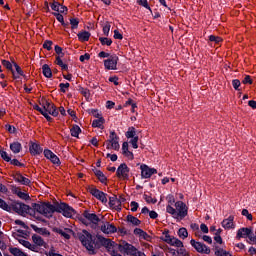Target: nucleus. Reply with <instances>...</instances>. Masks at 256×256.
<instances>
[{
  "mask_svg": "<svg viewBox=\"0 0 256 256\" xmlns=\"http://www.w3.org/2000/svg\"><path fill=\"white\" fill-rule=\"evenodd\" d=\"M78 237L82 245L89 251L90 255H95V253H97L95 252V249H101V247H105L111 256H113V253H117L115 251V249H117V244L111 241V239L97 235L96 240H93V235L87 230H83L82 233H79Z\"/></svg>",
  "mask_w": 256,
  "mask_h": 256,
  "instance_id": "nucleus-1",
  "label": "nucleus"
},
{
  "mask_svg": "<svg viewBox=\"0 0 256 256\" xmlns=\"http://www.w3.org/2000/svg\"><path fill=\"white\" fill-rule=\"evenodd\" d=\"M34 211L44 215V217H52L53 213H63L64 217H73L75 210L66 203H56L55 205L49 202L33 203Z\"/></svg>",
  "mask_w": 256,
  "mask_h": 256,
  "instance_id": "nucleus-2",
  "label": "nucleus"
},
{
  "mask_svg": "<svg viewBox=\"0 0 256 256\" xmlns=\"http://www.w3.org/2000/svg\"><path fill=\"white\" fill-rule=\"evenodd\" d=\"M175 208L173 206L168 205L166 207V211L172 215L174 219H185L187 217V213L189 211V208L187 207V204H185L183 201H177L175 203Z\"/></svg>",
  "mask_w": 256,
  "mask_h": 256,
  "instance_id": "nucleus-3",
  "label": "nucleus"
},
{
  "mask_svg": "<svg viewBox=\"0 0 256 256\" xmlns=\"http://www.w3.org/2000/svg\"><path fill=\"white\" fill-rule=\"evenodd\" d=\"M116 249H118L120 251V253H122V255H127V256H146L145 253L137 250V248H135V246L122 241L120 242V244H118L116 246Z\"/></svg>",
  "mask_w": 256,
  "mask_h": 256,
  "instance_id": "nucleus-4",
  "label": "nucleus"
},
{
  "mask_svg": "<svg viewBox=\"0 0 256 256\" xmlns=\"http://www.w3.org/2000/svg\"><path fill=\"white\" fill-rule=\"evenodd\" d=\"M11 211H15L18 215H25V213H29L31 211V207L25 203L14 202L11 204Z\"/></svg>",
  "mask_w": 256,
  "mask_h": 256,
  "instance_id": "nucleus-5",
  "label": "nucleus"
},
{
  "mask_svg": "<svg viewBox=\"0 0 256 256\" xmlns=\"http://www.w3.org/2000/svg\"><path fill=\"white\" fill-rule=\"evenodd\" d=\"M190 244L192 245V247H194L197 253H204L205 255H209V253H211V249L202 242H197L194 239H192L190 241Z\"/></svg>",
  "mask_w": 256,
  "mask_h": 256,
  "instance_id": "nucleus-6",
  "label": "nucleus"
},
{
  "mask_svg": "<svg viewBox=\"0 0 256 256\" xmlns=\"http://www.w3.org/2000/svg\"><path fill=\"white\" fill-rule=\"evenodd\" d=\"M106 144L111 145V148L114 149V151H119L120 145H119V136L115 133V131H112L109 136V140L106 141Z\"/></svg>",
  "mask_w": 256,
  "mask_h": 256,
  "instance_id": "nucleus-7",
  "label": "nucleus"
},
{
  "mask_svg": "<svg viewBox=\"0 0 256 256\" xmlns=\"http://www.w3.org/2000/svg\"><path fill=\"white\" fill-rule=\"evenodd\" d=\"M140 169H141V176L143 179H150L151 175L157 174V169L150 168L146 164H142L140 166Z\"/></svg>",
  "mask_w": 256,
  "mask_h": 256,
  "instance_id": "nucleus-8",
  "label": "nucleus"
},
{
  "mask_svg": "<svg viewBox=\"0 0 256 256\" xmlns=\"http://www.w3.org/2000/svg\"><path fill=\"white\" fill-rule=\"evenodd\" d=\"M117 61H119V57L115 55L110 56L109 59L104 60L105 69H108V70L117 69Z\"/></svg>",
  "mask_w": 256,
  "mask_h": 256,
  "instance_id": "nucleus-9",
  "label": "nucleus"
},
{
  "mask_svg": "<svg viewBox=\"0 0 256 256\" xmlns=\"http://www.w3.org/2000/svg\"><path fill=\"white\" fill-rule=\"evenodd\" d=\"M89 193L99 199L102 203H107V195L97 188H89Z\"/></svg>",
  "mask_w": 256,
  "mask_h": 256,
  "instance_id": "nucleus-10",
  "label": "nucleus"
},
{
  "mask_svg": "<svg viewBox=\"0 0 256 256\" xmlns=\"http://www.w3.org/2000/svg\"><path fill=\"white\" fill-rule=\"evenodd\" d=\"M117 177L119 179H129V167H127V164L122 163L118 169H117Z\"/></svg>",
  "mask_w": 256,
  "mask_h": 256,
  "instance_id": "nucleus-11",
  "label": "nucleus"
},
{
  "mask_svg": "<svg viewBox=\"0 0 256 256\" xmlns=\"http://www.w3.org/2000/svg\"><path fill=\"white\" fill-rule=\"evenodd\" d=\"M44 157H46V159H50L51 163L54 165H61V160H59V157H57V155H55L51 150H44Z\"/></svg>",
  "mask_w": 256,
  "mask_h": 256,
  "instance_id": "nucleus-12",
  "label": "nucleus"
},
{
  "mask_svg": "<svg viewBox=\"0 0 256 256\" xmlns=\"http://www.w3.org/2000/svg\"><path fill=\"white\" fill-rule=\"evenodd\" d=\"M83 217H85V219H88V221H90L94 225H97L99 221H101V219H99V216H97V214L89 213V211H84Z\"/></svg>",
  "mask_w": 256,
  "mask_h": 256,
  "instance_id": "nucleus-13",
  "label": "nucleus"
},
{
  "mask_svg": "<svg viewBox=\"0 0 256 256\" xmlns=\"http://www.w3.org/2000/svg\"><path fill=\"white\" fill-rule=\"evenodd\" d=\"M44 110H46V112L53 117H57V115H59V112L57 111L55 105L49 103L48 101H46V104L44 105Z\"/></svg>",
  "mask_w": 256,
  "mask_h": 256,
  "instance_id": "nucleus-14",
  "label": "nucleus"
},
{
  "mask_svg": "<svg viewBox=\"0 0 256 256\" xmlns=\"http://www.w3.org/2000/svg\"><path fill=\"white\" fill-rule=\"evenodd\" d=\"M109 205L112 209L121 211V200L117 199V196H112L109 198Z\"/></svg>",
  "mask_w": 256,
  "mask_h": 256,
  "instance_id": "nucleus-15",
  "label": "nucleus"
},
{
  "mask_svg": "<svg viewBox=\"0 0 256 256\" xmlns=\"http://www.w3.org/2000/svg\"><path fill=\"white\" fill-rule=\"evenodd\" d=\"M101 231L109 235V233L117 232V227H115L113 224H109V222H106L101 226Z\"/></svg>",
  "mask_w": 256,
  "mask_h": 256,
  "instance_id": "nucleus-16",
  "label": "nucleus"
},
{
  "mask_svg": "<svg viewBox=\"0 0 256 256\" xmlns=\"http://www.w3.org/2000/svg\"><path fill=\"white\" fill-rule=\"evenodd\" d=\"M29 151L31 155H41V153H43V148L41 147V145L31 142Z\"/></svg>",
  "mask_w": 256,
  "mask_h": 256,
  "instance_id": "nucleus-17",
  "label": "nucleus"
},
{
  "mask_svg": "<svg viewBox=\"0 0 256 256\" xmlns=\"http://www.w3.org/2000/svg\"><path fill=\"white\" fill-rule=\"evenodd\" d=\"M234 219L235 217L233 216H229L227 219H224L222 221V227H224V229H235V224L233 223Z\"/></svg>",
  "mask_w": 256,
  "mask_h": 256,
  "instance_id": "nucleus-18",
  "label": "nucleus"
},
{
  "mask_svg": "<svg viewBox=\"0 0 256 256\" xmlns=\"http://www.w3.org/2000/svg\"><path fill=\"white\" fill-rule=\"evenodd\" d=\"M53 232L58 233L61 237H64V239H71V235H69V233H71V229L66 228L63 230L61 228H54Z\"/></svg>",
  "mask_w": 256,
  "mask_h": 256,
  "instance_id": "nucleus-19",
  "label": "nucleus"
},
{
  "mask_svg": "<svg viewBox=\"0 0 256 256\" xmlns=\"http://www.w3.org/2000/svg\"><path fill=\"white\" fill-rule=\"evenodd\" d=\"M252 230L250 228H240L237 232V239L249 237L251 235Z\"/></svg>",
  "mask_w": 256,
  "mask_h": 256,
  "instance_id": "nucleus-20",
  "label": "nucleus"
},
{
  "mask_svg": "<svg viewBox=\"0 0 256 256\" xmlns=\"http://www.w3.org/2000/svg\"><path fill=\"white\" fill-rule=\"evenodd\" d=\"M14 179L17 183H21V185H31V180L25 178V176H22L21 174H16Z\"/></svg>",
  "mask_w": 256,
  "mask_h": 256,
  "instance_id": "nucleus-21",
  "label": "nucleus"
},
{
  "mask_svg": "<svg viewBox=\"0 0 256 256\" xmlns=\"http://www.w3.org/2000/svg\"><path fill=\"white\" fill-rule=\"evenodd\" d=\"M30 227H32V229L36 233H39V235H45L46 237H49V235H51L49 230H47L46 228H39V227L35 226V224H31Z\"/></svg>",
  "mask_w": 256,
  "mask_h": 256,
  "instance_id": "nucleus-22",
  "label": "nucleus"
},
{
  "mask_svg": "<svg viewBox=\"0 0 256 256\" xmlns=\"http://www.w3.org/2000/svg\"><path fill=\"white\" fill-rule=\"evenodd\" d=\"M42 73L44 77H47V79H51L53 77V72L51 71V67L49 65L44 64L42 66Z\"/></svg>",
  "mask_w": 256,
  "mask_h": 256,
  "instance_id": "nucleus-23",
  "label": "nucleus"
},
{
  "mask_svg": "<svg viewBox=\"0 0 256 256\" xmlns=\"http://www.w3.org/2000/svg\"><path fill=\"white\" fill-rule=\"evenodd\" d=\"M32 241L38 247H43V245H45V241L43 240V238L41 236L37 235V234H34L32 236Z\"/></svg>",
  "mask_w": 256,
  "mask_h": 256,
  "instance_id": "nucleus-24",
  "label": "nucleus"
},
{
  "mask_svg": "<svg viewBox=\"0 0 256 256\" xmlns=\"http://www.w3.org/2000/svg\"><path fill=\"white\" fill-rule=\"evenodd\" d=\"M34 109L36 111H39V113H41V115H43L45 117V119H47V121H51V116H49V113L45 110V106L43 108L39 107V105H35Z\"/></svg>",
  "mask_w": 256,
  "mask_h": 256,
  "instance_id": "nucleus-25",
  "label": "nucleus"
},
{
  "mask_svg": "<svg viewBox=\"0 0 256 256\" xmlns=\"http://www.w3.org/2000/svg\"><path fill=\"white\" fill-rule=\"evenodd\" d=\"M94 175H96L101 183L107 182V176H105L101 170L94 169Z\"/></svg>",
  "mask_w": 256,
  "mask_h": 256,
  "instance_id": "nucleus-26",
  "label": "nucleus"
},
{
  "mask_svg": "<svg viewBox=\"0 0 256 256\" xmlns=\"http://www.w3.org/2000/svg\"><path fill=\"white\" fill-rule=\"evenodd\" d=\"M127 221H128V223H131L135 227L141 225V220H139L137 217H135L133 215H128L127 216Z\"/></svg>",
  "mask_w": 256,
  "mask_h": 256,
  "instance_id": "nucleus-27",
  "label": "nucleus"
},
{
  "mask_svg": "<svg viewBox=\"0 0 256 256\" xmlns=\"http://www.w3.org/2000/svg\"><path fill=\"white\" fill-rule=\"evenodd\" d=\"M21 245L26 247V249H30V251H36L37 250V245L31 244V242L26 241V240H20Z\"/></svg>",
  "mask_w": 256,
  "mask_h": 256,
  "instance_id": "nucleus-28",
  "label": "nucleus"
},
{
  "mask_svg": "<svg viewBox=\"0 0 256 256\" xmlns=\"http://www.w3.org/2000/svg\"><path fill=\"white\" fill-rule=\"evenodd\" d=\"M215 255L216 256H233L230 252H227V250H223L222 248H219V246L215 247Z\"/></svg>",
  "mask_w": 256,
  "mask_h": 256,
  "instance_id": "nucleus-29",
  "label": "nucleus"
},
{
  "mask_svg": "<svg viewBox=\"0 0 256 256\" xmlns=\"http://www.w3.org/2000/svg\"><path fill=\"white\" fill-rule=\"evenodd\" d=\"M89 37H91V33H89L88 31L78 33L79 41H89Z\"/></svg>",
  "mask_w": 256,
  "mask_h": 256,
  "instance_id": "nucleus-30",
  "label": "nucleus"
},
{
  "mask_svg": "<svg viewBox=\"0 0 256 256\" xmlns=\"http://www.w3.org/2000/svg\"><path fill=\"white\" fill-rule=\"evenodd\" d=\"M10 149L14 153H21V143L14 142V143L10 144Z\"/></svg>",
  "mask_w": 256,
  "mask_h": 256,
  "instance_id": "nucleus-31",
  "label": "nucleus"
},
{
  "mask_svg": "<svg viewBox=\"0 0 256 256\" xmlns=\"http://www.w3.org/2000/svg\"><path fill=\"white\" fill-rule=\"evenodd\" d=\"M168 245H172V247H183V242L175 237H172Z\"/></svg>",
  "mask_w": 256,
  "mask_h": 256,
  "instance_id": "nucleus-32",
  "label": "nucleus"
},
{
  "mask_svg": "<svg viewBox=\"0 0 256 256\" xmlns=\"http://www.w3.org/2000/svg\"><path fill=\"white\" fill-rule=\"evenodd\" d=\"M9 252L14 256H25L26 254L19 248H9Z\"/></svg>",
  "mask_w": 256,
  "mask_h": 256,
  "instance_id": "nucleus-33",
  "label": "nucleus"
},
{
  "mask_svg": "<svg viewBox=\"0 0 256 256\" xmlns=\"http://www.w3.org/2000/svg\"><path fill=\"white\" fill-rule=\"evenodd\" d=\"M70 133L72 137H79V133H81V128L77 125H73L70 129Z\"/></svg>",
  "mask_w": 256,
  "mask_h": 256,
  "instance_id": "nucleus-34",
  "label": "nucleus"
},
{
  "mask_svg": "<svg viewBox=\"0 0 256 256\" xmlns=\"http://www.w3.org/2000/svg\"><path fill=\"white\" fill-rule=\"evenodd\" d=\"M178 237H180V239H187V237H189V232H187V228H180L178 230Z\"/></svg>",
  "mask_w": 256,
  "mask_h": 256,
  "instance_id": "nucleus-35",
  "label": "nucleus"
},
{
  "mask_svg": "<svg viewBox=\"0 0 256 256\" xmlns=\"http://www.w3.org/2000/svg\"><path fill=\"white\" fill-rule=\"evenodd\" d=\"M56 65H59L63 71H67L69 69V66L67 64L63 63V60H61V56L56 57Z\"/></svg>",
  "mask_w": 256,
  "mask_h": 256,
  "instance_id": "nucleus-36",
  "label": "nucleus"
},
{
  "mask_svg": "<svg viewBox=\"0 0 256 256\" xmlns=\"http://www.w3.org/2000/svg\"><path fill=\"white\" fill-rule=\"evenodd\" d=\"M103 123H105V118H98L92 122V127H98L101 129V127H103Z\"/></svg>",
  "mask_w": 256,
  "mask_h": 256,
  "instance_id": "nucleus-37",
  "label": "nucleus"
},
{
  "mask_svg": "<svg viewBox=\"0 0 256 256\" xmlns=\"http://www.w3.org/2000/svg\"><path fill=\"white\" fill-rule=\"evenodd\" d=\"M209 41H211L212 43H216V45H219V43H221L223 41V38H221L219 36H215V35H210Z\"/></svg>",
  "mask_w": 256,
  "mask_h": 256,
  "instance_id": "nucleus-38",
  "label": "nucleus"
},
{
  "mask_svg": "<svg viewBox=\"0 0 256 256\" xmlns=\"http://www.w3.org/2000/svg\"><path fill=\"white\" fill-rule=\"evenodd\" d=\"M1 63L3 67H5L8 71H11V73H13V64H11V62H9L8 60H2Z\"/></svg>",
  "mask_w": 256,
  "mask_h": 256,
  "instance_id": "nucleus-39",
  "label": "nucleus"
},
{
  "mask_svg": "<svg viewBox=\"0 0 256 256\" xmlns=\"http://www.w3.org/2000/svg\"><path fill=\"white\" fill-rule=\"evenodd\" d=\"M109 31H111V23L106 22L105 25L103 26V33L106 37H109Z\"/></svg>",
  "mask_w": 256,
  "mask_h": 256,
  "instance_id": "nucleus-40",
  "label": "nucleus"
},
{
  "mask_svg": "<svg viewBox=\"0 0 256 256\" xmlns=\"http://www.w3.org/2000/svg\"><path fill=\"white\" fill-rule=\"evenodd\" d=\"M232 87L235 89V91H241V81L239 79L232 80Z\"/></svg>",
  "mask_w": 256,
  "mask_h": 256,
  "instance_id": "nucleus-41",
  "label": "nucleus"
},
{
  "mask_svg": "<svg viewBox=\"0 0 256 256\" xmlns=\"http://www.w3.org/2000/svg\"><path fill=\"white\" fill-rule=\"evenodd\" d=\"M99 41L101 43V45H107L108 47L111 46V44L113 43V41L109 38H104V37H100Z\"/></svg>",
  "mask_w": 256,
  "mask_h": 256,
  "instance_id": "nucleus-42",
  "label": "nucleus"
},
{
  "mask_svg": "<svg viewBox=\"0 0 256 256\" xmlns=\"http://www.w3.org/2000/svg\"><path fill=\"white\" fill-rule=\"evenodd\" d=\"M70 25H71V29H77V27H79V19L70 18Z\"/></svg>",
  "mask_w": 256,
  "mask_h": 256,
  "instance_id": "nucleus-43",
  "label": "nucleus"
},
{
  "mask_svg": "<svg viewBox=\"0 0 256 256\" xmlns=\"http://www.w3.org/2000/svg\"><path fill=\"white\" fill-rule=\"evenodd\" d=\"M190 227L193 229V231H197L195 236L201 238V232H199V224L193 223L190 225Z\"/></svg>",
  "mask_w": 256,
  "mask_h": 256,
  "instance_id": "nucleus-44",
  "label": "nucleus"
},
{
  "mask_svg": "<svg viewBox=\"0 0 256 256\" xmlns=\"http://www.w3.org/2000/svg\"><path fill=\"white\" fill-rule=\"evenodd\" d=\"M130 143L133 149H139V145L137 144L139 143V136H135L134 138H132V140H130Z\"/></svg>",
  "mask_w": 256,
  "mask_h": 256,
  "instance_id": "nucleus-45",
  "label": "nucleus"
},
{
  "mask_svg": "<svg viewBox=\"0 0 256 256\" xmlns=\"http://www.w3.org/2000/svg\"><path fill=\"white\" fill-rule=\"evenodd\" d=\"M0 207L4 211H11V206H9L3 199L0 198Z\"/></svg>",
  "mask_w": 256,
  "mask_h": 256,
  "instance_id": "nucleus-46",
  "label": "nucleus"
},
{
  "mask_svg": "<svg viewBox=\"0 0 256 256\" xmlns=\"http://www.w3.org/2000/svg\"><path fill=\"white\" fill-rule=\"evenodd\" d=\"M53 15L56 16L57 21H59V23H61V25H63L64 27L67 25V24H65V20L63 18V15H61L57 12H54Z\"/></svg>",
  "mask_w": 256,
  "mask_h": 256,
  "instance_id": "nucleus-47",
  "label": "nucleus"
},
{
  "mask_svg": "<svg viewBox=\"0 0 256 256\" xmlns=\"http://www.w3.org/2000/svg\"><path fill=\"white\" fill-rule=\"evenodd\" d=\"M144 199L146 201V203H152L153 205H155V203H157V199L156 198H152L151 196L144 194Z\"/></svg>",
  "mask_w": 256,
  "mask_h": 256,
  "instance_id": "nucleus-48",
  "label": "nucleus"
},
{
  "mask_svg": "<svg viewBox=\"0 0 256 256\" xmlns=\"http://www.w3.org/2000/svg\"><path fill=\"white\" fill-rule=\"evenodd\" d=\"M163 235H165V237L164 238H161V239H163L164 241H165V243H170V241H171V239L173 238V237H171V235H169V230H165L164 232H163Z\"/></svg>",
  "mask_w": 256,
  "mask_h": 256,
  "instance_id": "nucleus-49",
  "label": "nucleus"
},
{
  "mask_svg": "<svg viewBox=\"0 0 256 256\" xmlns=\"http://www.w3.org/2000/svg\"><path fill=\"white\" fill-rule=\"evenodd\" d=\"M242 215L244 217H247L248 221H253V215L251 213H249V210L243 209L242 210Z\"/></svg>",
  "mask_w": 256,
  "mask_h": 256,
  "instance_id": "nucleus-50",
  "label": "nucleus"
},
{
  "mask_svg": "<svg viewBox=\"0 0 256 256\" xmlns=\"http://www.w3.org/2000/svg\"><path fill=\"white\" fill-rule=\"evenodd\" d=\"M138 5H142V7H145V9H149L151 12V7H149V3L147 0H137Z\"/></svg>",
  "mask_w": 256,
  "mask_h": 256,
  "instance_id": "nucleus-51",
  "label": "nucleus"
},
{
  "mask_svg": "<svg viewBox=\"0 0 256 256\" xmlns=\"http://www.w3.org/2000/svg\"><path fill=\"white\" fill-rule=\"evenodd\" d=\"M89 113L93 115V117H96V119L103 118V116H101V114L99 113V110L97 109L89 110Z\"/></svg>",
  "mask_w": 256,
  "mask_h": 256,
  "instance_id": "nucleus-52",
  "label": "nucleus"
},
{
  "mask_svg": "<svg viewBox=\"0 0 256 256\" xmlns=\"http://www.w3.org/2000/svg\"><path fill=\"white\" fill-rule=\"evenodd\" d=\"M53 45V41L51 40H46L43 44V48L47 49V51H51Z\"/></svg>",
  "mask_w": 256,
  "mask_h": 256,
  "instance_id": "nucleus-53",
  "label": "nucleus"
},
{
  "mask_svg": "<svg viewBox=\"0 0 256 256\" xmlns=\"http://www.w3.org/2000/svg\"><path fill=\"white\" fill-rule=\"evenodd\" d=\"M16 194L18 195V197L20 199H23L24 201H27L29 199V194H27V193L18 191V192H16Z\"/></svg>",
  "mask_w": 256,
  "mask_h": 256,
  "instance_id": "nucleus-54",
  "label": "nucleus"
},
{
  "mask_svg": "<svg viewBox=\"0 0 256 256\" xmlns=\"http://www.w3.org/2000/svg\"><path fill=\"white\" fill-rule=\"evenodd\" d=\"M80 92L83 94L85 99H89V97H91V93L89 92V89H87V88H80Z\"/></svg>",
  "mask_w": 256,
  "mask_h": 256,
  "instance_id": "nucleus-55",
  "label": "nucleus"
},
{
  "mask_svg": "<svg viewBox=\"0 0 256 256\" xmlns=\"http://www.w3.org/2000/svg\"><path fill=\"white\" fill-rule=\"evenodd\" d=\"M243 85H253V80L251 79V76L246 75L245 78L242 80Z\"/></svg>",
  "mask_w": 256,
  "mask_h": 256,
  "instance_id": "nucleus-56",
  "label": "nucleus"
},
{
  "mask_svg": "<svg viewBox=\"0 0 256 256\" xmlns=\"http://www.w3.org/2000/svg\"><path fill=\"white\" fill-rule=\"evenodd\" d=\"M0 155H1L2 159H4V161H7V163H9V161H11V157H9L7 152L0 150Z\"/></svg>",
  "mask_w": 256,
  "mask_h": 256,
  "instance_id": "nucleus-57",
  "label": "nucleus"
},
{
  "mask_svg": "<svg viewBox=\"0 0 256 256\" xmlns=\"http://www.w3.org/2000/svg\"><path fill=\"white\" fill-rule=\"evenodd\" d=\"M135 129L132 127V128H130V130L126 133V137L128 138V139H133V138H135Z\"/></svg>",
  "mask_w": 256,
  "mask_h": 256,
  "instance_id": "nucleus-58",
  "label": "nucleus"
},
{
  "mask_svg": "<svg viewBox=\"0 0 256 256\" xmlns=\"http://www.w3.org/2000/svg\"><path fill=\"white\" fill-rule=\"evenodd\" d=\"M54 49H55V53H57L58 57L61 58V57H63V55H65L63 53V48H61L60 46L56 45Z\"/></svg>",
  "mask_w": 256,
  "mask_h": 256,
  "instance_id": "nucleus-59",
  "label": "nucleus"
},
{
  "mask_svg": "<svg viewBox=\"0 0 256 256\" xmlns=\"http://www.w3.org/2000/svg\"><path fill=\"white\" fill-rule=\"evenodd\" d=\"M130 207H132V208H131V211H132L133 213H135V211H137V209H139V203H137V202H135V201H132V202L130 203Z\"/></svg>",
  "mask_w": 256,
  "mask_h": 256,
  "instance_id": "nucleus-60",
  "label": "nucleus"
},
{
  "mask_svg": "<svg viewBox=\"0 0 256 256\" xmlns=\"http://www.w3.org/2000/svg\"><path fill=\"white\" fill-rule=\"evenodd\" d=\"M12 63H13V65H14V67H15V70H16V72L18 73V75H21L22 77H23V70L18 66V64L17 63H15V61H12Z\"/></svg>",
  "mask_w": 256,
  "mask_h": 256,
  "instance_id": "nucleus-61",
  "label": "nucleus"
},
{
  "mask_svg": "<svg viewBox=\"0 0 256 256\" xmlns=\"http://www.w3.org/2000/svg\"><path fill=\"white\" fill-rule=\"evenodd\" d=\"M167 201H168V205H170V207H171V205H173L174 203H177V202H175V196H173V195H171V194H169L168 196H167Z\"/></svg>",
  "mask_w": 256,
  "mask_h": 256,
  "instance_id": "nucleus-62",
  "label": "nucleus"
},
{
  "mask_svg": "<svg viewBox=\"0 0 256 256\" xmlns=\"http://www.w3.org/2000/svg\"><path fill=\"white\" fill-rule=\"evenodd\" d=\"M201 237H202L203 241H205V243H208L209 245H211V243H213V239L211 238V236L203 235Z\"/></svg>",
  "mask_w": 256,
  "mask_h": 256,
  "instance_id": "nucleus-63",
  "label": "nucleus"
},
{
  "mask_svg": "<svg viewBox=\"0 0 256 256\" xmlns=\"http://www.w3.org/2000/svg\"><path fill=\"white\" fill-rule=\"evenodd\" d=\"M114 39H123V34H120L119 30H114Z\"/></svg>",
  "mask_w": 256,
  "mask_h": 256,
  "instance_id": "nucleus-64",
  "label": "nucleus"
}]
</instances>
